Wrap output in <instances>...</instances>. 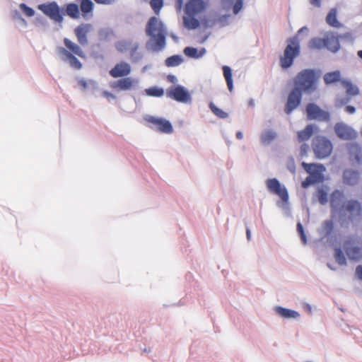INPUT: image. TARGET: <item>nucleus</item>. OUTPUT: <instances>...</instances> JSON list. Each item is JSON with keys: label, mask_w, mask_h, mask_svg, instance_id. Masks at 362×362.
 Instances as JSON below:
<instances>
[{"label": "nucleus", "mask_w": 362, "mask_h": 362, "mask_svg": "<svg viewBox=\"0 0 362 362\" xmlns=\"http://www.w3.org/2000/svg\"><path fill=\"white\" fill-rule=\"evenodd\" d=\"M145 33L149 37L145 44L146 50L159 52L165 48L168 33L161 20L156 16H151L146 24Z\"/></svg>", "instance_id": "1"}, {"label": "nucleus", "mask_w": 362, "mask_h": 362, "mask_svg": "<svg viewBox=\"0 0 362 362\" xmlns=\"http://www.w3.org/2000/svg\"><path fill=\"white\" fill-rule=\"evenodd\" d=\"M61 8L57 2L51 1L40 4L37 9L41 11L45 16L56 23H62L64 21V16L66 15L73 19H77L80 16V8L76 3H68Z\"/></svg>", "instance_id": "2"}, {"label": "nucleus", "mask_w": 362, "mask_h": 362, "mask_svg": "<svg viewBox=\"0 0 362 362\" xmlns=\"http://www.w3.org/2000/svg\"><path fill=\"white\" fill-rule=\"evenodd\" d=\"M309 31L307 26L300 28L297 33L286 40L287 45L283 55L280 56L279 65L282 70H288L294 64L295 59L300 54V42L299 35Z\"/></svg>", "instance_id": "3"}, {"label": "nucleus", "mask_w": 362, "mask_h": 362, "mask_svg": "<svg viewBox=\"0 0 362 362\" xmlns=\"http://www.w3.org/2000/svg\"><path fill=\"white\" fill-rule=\"evenodd\" d=\"M320 71L305 69L293 78V88L303 94L311 95L317 89Z\"/></svg>", "instance_id": "4"}, {"label": "nucleus", "mask_w": 362, "mask_h": 362, "mask_svg": "<svg viewBox=\"0 0 362 362\" xmlns=\"http://www.w3.org/2000/svg\"><path fill=\"white\" fill-rule=\"evenodd\" d=\"M268 191L279 196L281 201L276 202V206L281 209L284 214L289 217L291 216V209L289 203V194L287 188L282 185L277 178H269L266 180Z\"/></svg>", "instance_id": "5"}, {"label": "nucleus", "mask_w": 362, "mask_h": 362, "mask_svg": "<svg viewBox=\"0 0 362 362\" xmlns=\"http://www.w3.org/2000/svg\"><path fill=\"white\" fill-rule=\"evenodd\" d=\"M344 206L337 211L338 222L341 228H348L357 218H361L362 206L358 200L351 199L344 203Z\"/></svg>", "instance_id": "6"}, {"label": "nucleus", "mask_w": 362, "mask_h": 362, "mask_svg": "<svg viewBox=\"0 0 362 362\" xmlns=\"http://www.w3.org/2000/svg\"><path fill=\"white\" fill-rule=\"evenodd\" d=\"M308 47L311 50H322L326 48L334 54L341 49L340 42L332 35V32H326L323 37H312L308 42Z\"/></svg>", "instance_id": "7"}, {"label": "nucleus", "mask_w": 362, "mask_h": 362, "mask_svg": "<svg viewBox=\"0 0 362 362\" xmlns=\"http://www.w3.org/2000/svg\"><path fill=\"white\" fill-rule=\"evenodd\" d=\"M312 148L317 159L329 157L333 151V144L330 139L325 136L317 135L312 140Z\"/></svg>", "instance_id": "8"}, {"label": "nucleus", "mask_w": 362, "mask_h": 362, "mask_svg": "<svg viewBox=\"0 0 362 362\" xmlns=\"http://www.w3.org/2000/svg\"><path fill=\"white\" fill-rule=\"evenodd\" d=\"M166 97L176 102L190 104L192 103V95L189 90L180 84L169 86L165 91Z\"/></svg>", "instance_id": "9"}, {"label": "nucleus", "mask_w": 362, "mask_h": 362, "mask_svg": "<svg viewBox=\"0 0 362 362\" xmlns=\"http://www.w3.org/2000/svg\"><path fill=\"white\" fill-rule=\"evenodd\" d=\"M305 113L308 120H319L322 122L330 120V113L322 110L315 103H309L306 105Z\"/></svg>", "instance_id": "10"}, {"label": "nucleus", "mask_w": 362, "mask_h": 362, "mask_svg": "<svg viewBox=\"0 0 362 362\" xmlns=\"http://www.w3.org/2000/svg\"><path fill=\"white\" fill-rule=\"evenodd\" d=\"M303 95L297 89L293 88L288 93L287 100L284 106V112L286 115H291L301 104Z\"/></svg>", "instance_id": "11"}, {"label": "nucleus", "mask_w": 362, "mask_h": 362, "mask_svg": "<svg viewBox=\"0 0 362 362\" xmlns=\"http://www.w3.org/2000/svg\"><path fill=\"white\" fill-rule=\"evenodd\" d=\"M334 129L337 137L342 140H354L358 136L357 132L344 122L336 123Z\"/></svg>", "instance_id": "12"}, {"label": "nucleus", "mask_w": 362, "mask_h": 362, "mask_svg": "<svg viewBox=\"0 0 362 362\" xmlns=\"http://www.w3.org/2000/svg\"><path fill=\"white\" fill-rule=\"evenodd\" d=\"M146 120L155 126L157 131L164 134H171L173 132L172 123L164 118L147 116Z\"/></svg>", "instance_id": "13"}, {"label": "nucleus", "mask_w": 362, "mask_h": 362, "mask_svg": "<svg viewBox=\"0 0 362 362\" xmlns=\"http://www.w3.org/2000/svg\"><path fill=\"white\" fill-rule=\"evenodd\" d=\"M206 8V3L204 0H189L184 8L187 16H196Z\"/></svg>", "instance_id": "14"}, {"label": "nucleus", "mask_w": 362, "mask_h": 362, "mask_svg": "<svg viewBox=\"0 0 362 362\" xmlns=\"http://www.w3.org/2000/svg\"><path fill=\"white\" fill-rule=\"evenodd\" d=\"M343 248L350 260L357 262L362 259V246L355 245L351 240H345Z\"/></svg>", "instance_id": "15"}, {"label": "nucleus", "mask_w": 362, "mask_h": 362, "mask_svg": "<svg viewBox=\"0 0 362 362\" xmlns=\"http://www.w3.org/2000/svg\"><path fill=\"white\" fill-rule=\"evenodd\" d=\"M302 167L305 171L313 177L319 175L318 180L323 182L325 176L323 173L326 170L325 166L322 163H308L305 162L302 163Z\"/></svg>", "instance_id": "16"}, {"label": "nucleus", "mask_w": 362, "mask_h": 362, "mask_svg": "<svg viewBox=\"0 0 362 362\" xmlns=\"http://www.w3.org/2000/svg\"><path fill=\"white\" fill-rule=\"evenodd\" d=\"M343 198L344 193L339 189H334L331 193L329 203L332 218L335 217L337 211H340L341 208H344V204H341Z\"/></svg>", "instance_id": "17"}, {"label": "nucleus", "mask_w": 362, "mask_h": 362, "mask_svg": "<svg viewBox=\"0 0 362 362\" xmlns=\"http://www.w3.org/2000/svg\"><path fill=\"white\" fill-rule=\"evenodd\" d=\"M360 180V173L358 170L346 168L342 173V181L346 185L354 187Z\"/></svg>", "instance_id": "18"}, {"label": "nucleus", "mask_w": 362, "mask_h": 362, "mask_svg": "<svg viewBox=\"0 0 362 362\" xmlns=\"http://www.w3.org/2000/svg\"><path fill=\"white\" fill-rule=\"evenodd\" d=\"M132 68L129 64L121 62L115 65L110 71V75L113 78L125 77L130 74Z\"/></svg>", "instance_id": "19"}, {"label": "nucleus", "mask_w": 362, "mask_h": 362, "mask_svg": "<svg viewBox=\"0 0 362 362\" xmlns=\"http://www.w3.org/2000/svg\"><path fill=\"white\" fill-rule=\"evenodd\" d=\"M92 25L90 23H83L77 26L74 29V33L77 37L78 43L81 46H86L88 44L87 35L90 31Z\"/></svg>", "instance_id": "20"}, {"label": "nucleus", "mask_w": 362, "mask_h": 362, "mask_svg": "<svg viewBox=\"0 0 362 362\" xmlns=\"http://www.w3.org/2000/svg\"><path fill=\"white\" fill-rule=\"evenodd\" d=\"M349 160L356 162L358 165H362V148L357 143H351L347 145Z\"/></svg>", "instance_id": "21"}, {"label": "nucleus", "mask_w": 362, "mask_h": 362, "mask_svg": "<svg viewBox=\"0 0 362 362\" xmlns=\"http://www.w3.org/2000/svg\"><path fill=\"white\" fill-rule=\"evenodd\" d=\"M117 81H112L110 83L112 88L119 91H124L130 90L133 86L134 80L131 77H121Z\"/></svg>", "instance_id": "22"}, {"label": "nucleus", "mask_w": 362, "mask_h": 362, "mask_svg": "<svg viewBox=\"0 0 362 362\" xmlns=\"http://www.w3.org/2000/svg\"><path fill=\"white\" fill-rule=\"evenodd\" d=\"M57 52L58 54L66 57L65 60H67L69 62L71 66L76 69H81L82 63L74 54L69 52L66 49L59 47L57 48Z\"/></svg>", "instance_id": "23"}, {"label": "nucleus", "mask_w": 362, "mask_h": 362, "mask_svg": "<svg viewBox=\"0 0 362 362\" xmlns=\"http://www.w3.org/2000/svg\"><path fill=\"white\" fill-rule=\"evenodd\" d=\"M205 47H201L199 49L197 47L192 46H187L183 49L184 54L191 59H200L204 57L206 53Z\"/></svg>", "instance_id": "24"}, {"label": "nucleus", "mask_w": 362, "mask_h": 362, "mask_svg": "<svg viewBox=\"0 0 362 362\" xmlns=\"http://www.w3.org/2000/svg\"><path fill=\"white\" fill-rule=\"evenodd\" d=\"M274 311L278 315L284 319H297L300 316L298 311L282 306H276Z\"/></svg>", "instance_id": "25"}, {"label": "nucleus", "mask_w": 362, "mask_h": 362, "mask_svg": "<svg viewBox=\"0 0 362 362\" xmlns=\"http://www.w3.org/2000/svg\"><path fill=\"white\" fill-rule=\"evenodd\" d=\"M318 127L313 124H308L305 127L298 132V140L299 142L305 141L310 139L315 130H317Z\"/></svg>", "instance_id": "26"}, {"label": "nucleus", "mask_w": 362, "mask_h": 362, "mask_svg": "<svg viewBox=\"0 0 362 362\" xmlns=\"http://www.w3.org/2000/svg\"><path fill=\"white\" fill-rule=\"evenodd\" d=\"M80 3V9L82 16L85 19H88V16H92L94 8V3L91 0H77Z\"/></svg>", "instance_id": "27"}, {"label": "nucleus", "mask_w": 362, "mask_h": 362, "mask_svg": "<svg viewBox=\"0 0 362 362\" xmlns=\"http://www.w3.org/2000/svg\"><path fill=\"white\" fill-rule=\"evenodd\" d=\"M326 23L332 28H339L342 27V24L337 19V9L332 8L327 14L325 18Z\"/></svg>", "instance_id": "28"}, {"label": "nucleus", "mask_w": 362, "mask_h": 362, "mask_svg": "<svg viewBox=\"0 0 362 362\" xmlns=\"http://www.w3.org/2000/svg\"><path fill=\"white\" fill-rule=\"evenodd\" d=\"M223 74L226 80L228 88L230 92L233 90V79L232 69L228 65H223L222 66Z\"/></svg>", "instance_id": "29"}, {"label": "nucleus", "mask_w": 362, "mask_h": 362, "mask_svg": "<svg viewBox=\"0 0 362 362\" xmlns=\"http://www.w3.org/2000/svg\"><path fill=\"white\" fill-rule=\"evenodd\" d=\"M139 47V42H135L130 49V59L133 64L139 63L144 58V53L138 51Z\"/></svg>", "instance_id": "30"}, {"label": "nucleus", "mask_w": 362, "mask_h": 362, "mask_svg": "<svg viewBox=\"0 0 362 362\" xmlns=\"http://www.w3.org/2000/svg\"><path fill=\"white\" fill-rule=\"evenodd\" d=\"M115 37V31L110 28H103L98 30V37L102 42H109Z\"/></svg>", "instance_id": "31"}, {"label": "nucleus", "mask_w": 362, "mask_h": 362, "mask_svg": "<svg viewBox=\"0 0 362 362\" xmlns=\"http://www.w3.org/2000/svg\"><path fill=\"white\" fill-rule=\"evenodd\" d=\"M277 136V134L272 129H267L260 135V141L264 145H269Z\"/></svg>", "instance_id": "32"}, {"label": "nucleus", "mask_w": 362, "mask_h": 362, "mask_svg": "<svg viewBox=\"0 0 362 362\" xmlns=\"http://www.w3.org/2000/svg\"><path fill=\"white\" fill-rule=\"evenodd\" d=\"M64 44L66 46V47L73 54H76L81 57H83V52L80 47V46L77 44L73 42L71 40L66 37L64 39Z\"/></svg>", "instance_id": "33"}, {"label": "nucleus", "mask_w": 362, "mask_h": 362, "mask_svg": "<svg viewBox=\"0 0 362 362\" xmlns=\"http://www.w3.org/2000/svg\"><path fill=\"white\" fill-rule=\"evenodd\" d=\"M323 78L325 84L327 85L337 83L341 80L340 71L336 70L327 72L324 75Z\"/></svg>", "instance_id": "34"}, {"label": "nucleus", "mask_w": 362, "mask_h": 362, "mask_svg": "<svg viewBox=\"0 0 362 362\" xmlns=\"http://www.w3.org/2000/svg\"><path fill=\"white\" fill-rule=\"evenodd\" d=\"M184 26L189 30H194L200 27L201 20L197 19L195 16H188L183 19Z\"/></svg>", "instance_id": "35"}, {"label": "nucleus", "mask_w": 362, "mask_h": 362, "mask_svg": "<svg viewBox=\"0 0 362 362\" xmlns=\"http://www.w3.org/2000/svg\"><path fill=\"white\" fill-rule=\"evenodd\" d=\"M334 229V225L333 220H326L322 223V231L320 232V234L323 235L327 238H329L332 236Z\"/></svg>", "instance_id": "36"}, {"label": "nucleus", "mask_w": 362, "mask_h": 362, "mask_svg": "<svg viewBox=\"0 0 362 362\" xmlns=\"http://www.w3.org/2000/svg\"><path fill=\"white\" fill-rule=\"evenodd\" d=\"M184 61L181 54H174L167 57L165 60V65L167 67H174L180 65Z\"/></svg>", "instance_id": "37"}, {"label": "nucleus", "mask_w": 362, "mask_h": 362, "mask_svg": "<svg viewBox=\"0 0 362 362\" xmlns=\"http://www.w3.org/2000/svg\"><path fill=\"white\" fill-rule=\"evenodd\" d=\"M144 92L146 95L156 98H160L165 94L164 88L157 86H151L148 88H146Z\"/></svg>", "instance_id": "38"}, {"label": "nucleus", "mask_w": 362, "mask_h": 362, "mask_svg": "<svg viewBox=\"0 0 362 362\" xmlns=\"http://www.w3.org/2000/svg\"><path fill=\"white\" fill-rule=\"evenodd\" d=\"M341 83L346 89V94L348 96H355L359 93L358 88L354 85L351 81L348 80H343Z\"/></svg>", "instance_id": "39"}, {"label": "nucleus", "mask_w": 362, "mask_h": 362, "mask_svg": "<svg viewBox=\"0 0 362 362\" xmlns=\"http://www.w3.org/2000/svg\"><path fill=\"white\" fill-rule=\"evenodd\" d=\"M316 197L321 205H325L328 202V193L327 189H325L323 187H320L317 188L316 192Z\"/></svg>", "instance_id": "40"}, {"label": "nucleus", "mask_w": 362, "mask_h": 362, "mask_svg": "<svg viewBox=\"0 0 362 362\" xmlns=\"http://www.w3.org/2000/svg\"><path fill=\"white\" fill-rule=\"evenodd\" d=\"M209 107L211 111L218 118L226 119L228 117V114L226 112L218 107L213 102L209 103Z\"/></svg>", "instance_id": "41"}, {"label": "nucleus", "mask_w": 362, "mask_h": 362, "mask_svg": "<svg viewBox=\"0 0 362 362\" xmlns=\"http://www.w3.org/2000/svg\"><path fill=\"white\" fill-rule=\"evenodd\" d=\"M332 35L337 39V41L339 42V40H343L344 41L354 43L355 41V37L353 36L352 33L346 32L342 34H338L336 32H332Z\"/></svg>", "instance_id": "42"}, {"label": "nucleus", "mask_w": 362, "mask_h": 362, "mask_svg": "<svg viewBox=\"0 0 362 362\" xmlns=\"http://www.w3.org/2000/svg\"><path fill=\"white\" fill-rule=\"evenodd\" d=\"M334 256L336 262L339 265H346V263H347L346 258L345 257L344 251L342 250V249L341 247H336L334 249Z\"/></svg>", "instance_id": "43"}, {"label": "nucleus", "mask_w": 362, "mask_h": 362, "mask_svg": "<svg viewBox=\"0 0 362 362\" xmlns=\"http://www.w3.org/2000/svg\"><path fill=\"white\" fill-rule=\"evenodd\" d=\"M319 175L317 176H311L308 175L304 180L301 182V187L303 189H308L311 185H313L317 183L322 182V181L318 180Z\"/></svg>", "instance_id": "44"}, {"label": "nucleus", "mask_w": 362, "mask_h": 362, "mask_svg": "<svg viewBox=\"0 0 362 362\" xmlns=\"http://www.w3.org/2000/svg\"><path fill=\"white\" fill-rule=\"evenodd\" d=\"M202 25L204 28H210L215 26L216 24L215 14L210 16L209 17L204 16L201 18Z\"/></svg>", "instance_id": "45"}, {"label": "nucleus", "mask_w": 362, "mask_h": 362, "mask_svg": "<svg viewBox=\"0 0 362 362\" xmlns=\"http://www.w3.org/2000/svg\"><path fill=\"white\" fill-rule=\"evenodd\" d=\"M215 16L216 24H218L220 27L223 28L229 25L228 18L230 17V14L218 15L216 13Z\"/></svg>", "instance_id": "46"}, {"label": "nucleus", "mask_w": 362, "mask_h": 362, "mask_svg": "<svg viewBox=\"0 0 362 362\" xmlns=\"http://www.w3.org/2000/svg\"><path fill=\"white\" fill-rule=\"evenodd\" d=\"M131 45H132L131 40H119V41L116 42L115 46L116 49L119 52L123 53L128 49V47Z\"/></svg>", "instance_id": "47"}, {"label": "nucleus", "mask_w": 362, "mask_h": 362, "mask_svg": "<svg viewBox=\"0 0 362 362\" xmlns=\"http://www.w3.org/2000/svg\"><path fill=\"white\" fill-rule=\"evenodd\" d=\"M163 5H164L163 0H151L150 1V6L156 15H158L160 13V10L163 7Z\"/></svg>", "instance_id": "48"}, {"label": "nucleus", "mask_w": 362, "mask_h": 362, "mask_svg": "<svg viewBox=\"0 0 362 362\" xmlns=\"http://www.w3.org/2000/svg\"><path fill=\"white\" fill-rule=\"evenodd\" d=\"M12 18L15 21H17L19 24L23 27L27 26V21L22 16L21 13L18 11L17 9H15L12 11L11 13Z\"/></svg>", "instance_id": "49"}, {"label": "nucleus", "mask_w": 362, "mask_h": 362, "mask_svg": "<svg viewBox=\"0 0 362 362\" xmlns=\"http://www.w3.org/2000/svg\"><path fill=\"white\" fill-rule=\"evenodd\" d=\"M296 230L300 236L302 243L304 245H306L308 243V238L305 233L303 226L300 221H298L296 224Z\"/></svg>", "instance_id": "50"}, {"label": "nucleus", "mask_w": 362, "mask_h": 362, "mask_svg": "<svg viewBox=\"0 0 362 362\" xmlns=\"http://www.w3.org/2000/svg\"><path fill=\"white\" fill-rule=\"evenodd\" d=\"M244 1L243 0H234L232 4L233 13L234 15H238L241 10L243 8Z\"/></svg>", "instance_id": "51"}, {"label": "nucleus", "mask_w": 362, "mask_h": 362, "mask_svg": "<svg viewBox=\"0 0 362 362\" xmlns=\"http://www.w3.org/2000/svg\"><path fill=\"white\" fill-rule=\"evenodd\" d=\"M19 7L26 16L32 17L35 15V10L33 8L28 6L25 3H21Z\"/></svg>", "instance_id": "52"}, {"label": "nucleus", "mask_w": 362, "mask_h": 362, "mask_svg": "<svg viewBox=\"0 0 362 362\" xmlns=\"http://www.w3.org/2000/svg\"><path fill=\"white\" fill-rule=\"evenodd\" d=\"M34 23L37 27H46L47 25V20L42 15L37 14L34 20Z\"/></svg>", "instance_id": "53"}, {"label": "nucleus", "mask_w": 362, "mask_h": 362, "mask_svg": "<svg viewBox=\"0 0 362 362\" xmlns=\"http://www.w3.org/2000/svg\"><path fill=\"white\" fill-rule=\"evenodd\" d=\"M351 100V97L346 95L340 98H337L335 100V106L338 108L348 104Z\"/></svg>", "instance_id": "54"}, {"label": "nucleus", "mask_w": 362, "mask_h": 362, "mask_svg": "<svg viewBox=\"0 0 362 362\" xmlns=\"http://www.w3.org/2000/svg\"><path fill=\"white\" fill-rule=\"evenodd\" d=\"M88 89L90 90L91 93L95 95V93L99 90V83L93 79H89V87Z\"/></svg>", "instance_id": "55"}, {"label": "nucleus", "mask_w": 362, "mask_h": 362, "mask_svg": "<svg viewBox=\"0 0 362 362\" xmlns=\"http://www.w3.org/2000/svg\"><path fill=\"white\" fill-rule=\"evenodd\" d=\"M309 148H310L309 145L306 143H303L300 145V154L301 157H304V156H307Z\"/></svg>", "instance_id": "56"}, {"label": "nucleus", "mask_w": 362, "mask_h": 362, "mask_svg": "<svg viewBox=\"0 0 362 362\" xmlns=\"http://www.w3.org/2000/svg\"><path fill=\"white\" fill-rule=\"evenodd\" d=\"M234 0H221V4L223 9L228 10L233 4Z\"/></svg>", "instance_id": "57"}, {"label": "nucleus", "mask_w": 362, "mask_h": 362, "mask_svg": "<svg viewBox=\"0 0 362 362\" xmlns=\"http://www.w3.org/2000/svg\"><path fill=\"white\" fill-rule=\"evenodd\" d=\"M78 84L82 88V90H85L89 87V80L86 81L84 78H81L78 80Z\"/></svg>", "instance_id": "58"}, {"label": "nucleus", "mask_w": 362, "mask_h": 362, "mask_svg": "<svg viewBox=\"0 0 362 362\" xmlns=\"http://www.w3.org/2000/svg\"><path fill=\"white\" fill-rule=\"evenodd\" d=\"M102 96L104 98H106L109 101L110 100H115L117 98L116 95L113 93L107 91V90H103L102 92Z\"/></svg>", "instance_id": "59"}, {"label": "nucleus", "mask_w": 362, "mask_h": 362, "mask_svg": "<svg viewBox=\"0 0 362 362\" xmlns=\"http://www.w3.org/2000/svg\"><path fill=\"white\" fill-rule=\"evenodd\" d=\"M287 168L292 173L296 172V165L293 158H291V160L287 165Z\"/></svg>", "instance_id": "60"}, {"label": "nucleus", "mask_w": 362, "mask_h": 362, "mask_svg": "<svg viewBox=\"0 0 362 362\" xmlns=\"http://www.w3.org/2000/svg\"><path fill=\"white\" fill-rule=\"evenodd\" d=\"M355 274L359 280L362 281V264L356 266Z\"/></svg>", "instance_id": "61"}, {"label": "nucleus", "mask_w": 362, "mask_h": 362, "mask_svg": "<svg viewBox=\"0 0 362 362\" xmlns=\"http://www.w3.org/2000/svg\"><path fill=\"white\" fill-rule=\"evenodd\" d=\"M167 80L168 82L173 83L174 85H177L176 83L177 82V77L173 74H168L167 76Z\"/></svg>", "instance_id": "62"}, {"label": "nucleus", "mask_w": 362, "mask_h": 362, "mask_svg": "<svg viewBox=\"0 0 362 362\" xmlns=\"http://www.w3.org/2000/svg\"><path fill=\"white\" fill-rule=\"evenodd\" d=\"M345 111L349 114L353 115L356 112V109L353 105H346L345 107Z\"/></svg>", "instance_id": "63"}, {"label": "nucleus", "mask_w": 362, "mask_h": 362, "mask_svg": "<svg viewBox=\"0 0 362 362\" xmlns=\"http://www.w3.org/2000/svg\"><path fill=\"white\" fill-rule=\"evenodd\" d=\"M310 4L315 7H320L322 5V0H310Z\"/></svg>", "instance_id": "64"}]
</instances>
